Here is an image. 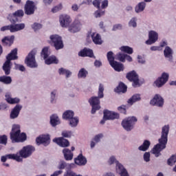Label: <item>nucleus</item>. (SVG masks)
I'll list each match as a JSON object with an SVG mask.
<instances>
[{"mask_svg":"<svg viewBox=\"0 0 176 176\" xmlns=\"http://www.w3.org/2000/svg\"><path fill=\"white\" fill-rule=\"evenodd\" d=\"M170 133V124H166L161 129V137L158 140V143L151 149V152L155 157L162 156V151L166 149L167 142L168 141V134Z\"/></svg>","mask_w":176,"mask_h":176,"instance_id":"obj_1","label":"nucleus"},{"mask_svg":"<svg viewBox=\"0 0 176 176\" xmlns=\"http://www.w3.org/2000/svg\"><path fill=\"white\" fill-rule=\"evenodd\" d=\"M5 97L6 101L8 102V104H10V105L16 104L10 112V119H17L20 115L21 111L23 109V105L20 104L21 99H20L19 97H12V94L10 92H7Z\"/></svg>","mask_w":176,"mask_h":176,"instance_id":"obj_2","label":"nucleus"},{"mask_svg":"<svg viewBox=\"0 0 176 176\" xmlns=\"http://www.w3.org/2000/svg\"><path fill=\"white\" fill-rule=\"evenodd\" d=\"M104 90L103 84L100 83L98 86V96H93L89 100V102L92 107L91 112L93 115L101 109V106H100V98H104Z\"/></svg>","mask_w":176,"mask_h":176,"instance_id":"obj_3","label":"nucleus"},{"mask_svg":"<svg viewBox=\"0 0 176 176\" xmlns=\"http://www.w3.org/2000/svg\"><path fill=\"white\" fill-rule=\"evenodd\" d=\"M10 140L12 142H24L27 140V135L25 133H21L19 124H14L12 125L10 132Z\"/></svg>","mask_w":176,"mask_h":176,"instance_id":"obj_4","label":"nucleus"},{"mask_svg":"<svg viewBox=\"0 0 176 176\" xmlns=\"http://www.w3.org/2000/svg\"><path fill=\"white\" fill-rule=\"evenodd\" d=\"M35 152V147L34 146L28 145L23 147V148L15 154V155H10L11 157H15L16 162H23V159L30 157L32 153Z\"/></svg>","mask_w":176,"mask_h":176,"instance_id":"obj_5","label":"nucleus"},{"mask_svg":"<svg viewBox=\"0 0 176 176\" xmlns=\"http://www.w3.org/2000/svg\"><path fill=\"white\" fill-rule=\"evenodd\" d=\"M137 118L135 116L128 117L122 121L121 126L126 131H131L137 123Z\"/></svg>","mask_w":176,"mask_h":176,"instance_id":"obj_6","label":"nucleus"},{"mask_svg":"<svg viewBox=\"0 0 176 176\" xmlns=\"http://www.w3.org/2000/svg\"><path fill=\"white\" fill-rule=\"evenodd\" d=\"M36 53V50H33L28 54L25 58V64L30 68H36L38 67V63H36V60H35Z\"/></svg>","mask_w":176,"mask_h":176,"instance_id":"obj_7","label":"nucleus"},{"mask_svg":"<svg viewBox=\"0 0 176 176\" xmlns=\"http://www.w3.org/2000/svg\"><path fill=\"white\" fill-rule=\"evenodd\" d=\"M50 39L53 43L56 50H60L64 48V43H63V38L58 34H52L50 36Z\"/></svg>","mask_w":176,"mask_h":176,"instance_id":"obj_8","label":"nucleus"},{"mask_svg":"<svg viewBox=\"0 0 176 176\" xmlns=\"http://www.w3.org/2000/svg\"><path fill=\"white\" fill-rule=\"evenodd\" d=\"M169 74L168 73L164 72L162 73L160 77H158L153 82V86L154 87H157L160 89V87H163L164 85L167 83L168 81Z\"/></svg>","mask_w":176,"mask_h":176,"instance_id":"obj_9","label":"nucleus"},{"mask_svg":"<svg viewBox=\"0 0 176 176\" xmlns=\"http://www.w3.org/2000/svg\"><path fill=\"white\" fill-rule=\"evenodd\" d=\"M126 78L128 80H130V82H133L132 85L133 87H140V78L135 71L133 70L128 72Z\"/></svg>","mask_w":176,"mask_h":176,"instance_id":"obj_10","label":"nucleus"},{"mask_svg":"<svg viewBox=\"0 0 176 176\" xmlns=\"http://www.w3.org/2000/svg\"><path fill=\"white\" fill-rule=\"evenodd\" d=\"M150 104L153 107H157V108H163L164 107V98L162 97V95L157 94L151 100Z\"/></svg>","mask_w":176,"mask_h":176,"instance_id":"obj_11","label":"nucleus"},{"mask_svg":"<svg viewBox=\"0 0 176 176\" xmlns=\"http://www.w3.org/2000/svg\"><path fill=\"white\" fill-rule=\"evenodd\" d=\"M72 23V18L71 16L63 14L59 16V24L62 28H68L69 25Z\"/></svg>","mask_w":176,"mask_h":176,"instance_id":"obj_12","label":"nucleus"},{"mask_svg":"<svg viewBox=\"0 0 176 176\" xmlns=\"http://www.w3.org/2000/svg\"><path fill=\"white\" fill-rule=\"evenodd\" d=\"M36 142L37 145H43L47 146L50 144V135L49 133L43 134L36 138Z\"/></svg>","mask_w":176,"mask_h":176,"instance_id":"obj_13","label":"nucleus"},{"mask_svg":"<svg viewBox=\"0 0 176 176\" xmlns=\"http://www.w3.org/2000/svg\"><path fill=\"white\" fill-rule=\"evenodd\" d=\"M82 30V23L80 21L76 19L73 21V23L68 26V31L71 32V34H76V32H79Z\"/></svg>","mask_w":176,"mask_h":176,"instance_id":"obj_14","label":"nucleus"},{"mask_svg":"<svg viewBox=\"0 0 176 176\" xmlns=\"http://www.w3.org/2000/svg\"><path fill=\"white\" fill-rule=\"evenodd\" d=\"M36 6H35V3L32 1L28 0L25 4V13L28 16H31L35 13V10Z\"/></svg>","mask_w":176,"mask_h":176,"instance_id":"obj_15","label":"nucleus"},{"mask_svg":"<svg viewBox=\"0 0 176 176\" xmlns=\"http://www.w3.org/2000/svg\"><path fill=\"white\" fill-rule=\"evenodd\" d=\"M159 39V33L155 30H151L148 32V39L146 41V45H153L156 43Z\"/></svg>","mask_w":176,"mask_h":176,"instance_id":"obj_16","label":"nucleus"},{"mask_svg":"<svg viewBox=\"0 0 176 176\" xmlns=\"http://www.w3.org/2000/svg\"><path fill=\"white\" fill-rule=\"evenodd\" d=\"M103 114L104 119H107V120H114V119H119L120 118L119 113L115 111L105 110Z\"/></svg>","mask_w":176,"mask_h":176,"instance_id":"obj_17","label":"nucleus"},{"mask_svg":"<svg viewBox=\"0 0 176 176\" xmlns=\"http://www.w3.org/2000/svg\"><path fill=\"white\" fill-rule=\"evenodd\" d=\"M24 16V11L23 10H18L14 12L11 16L10 15V21L11 23H17L19 21L18 17H23Z\"/></svg>","mask_w":176,"mask_h":176,"instance_id":"obj_18","label":"nucleus"},{"mask_svg":"<svg viewBox=\"0 0 176 176\" xmlns=\"http://www.w3.org/2000/svg\"><path fill=\"white\" fill-rule=\"evenodd\" d=\"M53 142H55L62 148L69 146V142L67 140L64 139V138H55L53 139Z\"/></svg>","mask_w":176,"mask_h":176,"instance_id":"obj_19","label":"nucleus"},{"mask_svg":"<svg viewBox=\"0 0 176 176\" xmlns=\"http://www.w3.org/2000/svg\"><path fill=\"white\" fill-rule=\"evenodd\" d=\"M74 163H76L77 166H86L87 160L83 155L79 154L78 157L74 159Z\"/></svg>","mask_w":176,"mask_h":176,"instance_id":"obj_20","label":"nucleus"},{"mask_svg":"<svg viewBox=\"0 0 176 176\" xmlns=\"http://www.w3.org/2000/svg\"><path fill=\"white\" fill-rule=\"evenodd\" d=\"M116 173L120 176H130L129 172L127 171V169L124 168V166H123V164L118 165Z\"/></svg>","mask_w":176,"mask_h":176,"instance_id":"obj_21","label":"nucleus"},{"mask_svg":"<svg viewBox=\"0 0 176 176\" xmlns=\"http://www.w3.org/2000/svg\"><path fill=\"white\" fill-rule=\"evenodd\" d=\"M174 52L171 47L166 46L164 50V56L168 61H173V54Z\"/></svg>","mask_w":176,"mask_h":176,"instance_id":"obj_22","label":"nucleus"},{"mask_svg":"<svg viewBox=\"0 0 176 176\" xmlns=\"http://www.w3.org/2000/svg\"><path fill=\"white\" fill-rule=\"evenodd\" d=\"M78 56L80 57H93L94 56V54L93 53V50L88 49V48H84L82 50L78 52Z\"/></svg>","mask_w":176,"mask_h":176,"instance_id":"obj_23","label":"nucleus"},{"mask_svg":"<svg viewBox=\"0 0 176 176\" xmlns=\"http://www.w3.org/2000/svg\"><path fill=\"white\" fill-rule=\"evenodd\" d=\"M91 37L95 45H102V39L98 33L91 32Z\"/></svg>","mask_w":176,"mask_h":176,"instance_id":"obj_24","label":"nucleus"},{"mask_svg":"<svg viewBox=\"0 0 176 176\" xmlns=\"http://www.w3.org/2000/svg\"><path fill=\"white\" fill-rule=\"evenodd\" d=\"M25 28V23L11 24V32H19Z\"/></svg>","mask_w":176,"mask_h":176,"instance_id":"obj_25","label":"nucleus"},{"mask_svg":"<svg viewBox=\"0 0 176 176\" xmlns=\"http://www.w3.org/2000/svg\"><path fill=\"white\" fill-rule=\"evenodd\" d=\"M110 65L117 72H122V71L124 70V65H123V64H122L121 63H119L116 60L115 62H113V63H111Z\"/></svg>","mask_w":176,"mask_h":176,"instance_id":"obj_26","label":"nucleus"},{"mask_svg":"<svg viewBox=\"0 0 176 176\" xmlns=\"http://www.w3.org/2000/svg\"><path fill=\"white\" fill-rule=\"evenodd\" d=\"M63 153L65 160L69 161L74 159V153L69 148H64L63 150Z\"/></svg>","mask_w":176,"mask_h":176,"instance_id":"obj_27","label":"nucleus"},{"mask_svg":"<svg viewBox=\"0 0 176 176\" xmlns=\"http://www.w3.org/2000/svg\"><path fill=\"white\" fill-rule=\"evenodd\" d=\"M138 101H141V95L135 94L127 100V102L129 105H133L135 102H138Z\"/></svg>","mask_w":176,"mask_h":176,"instance_id":"obj_28","label":"nucleus"},{"mask_svg":"<svg viewBox=\"0 0 176 176\" xmlns=\"http://www.w3.org/2000/svg\"><path fill=\"white\" fill-rule=\"evenodd\" d=\"M146 8V3L145 1H142L138 3L135 7V13H142L145 8Z\"/></svg>","mask_w":176,"mask_h":176,"instance_id":"obj_29","label":"nucleus"},{"mask_svg":"<svg viewBox=\"0 0 176 176\" xmlns=\"http://www.w3.org/2000/svg\"><path fill=\"white\" fill-rule=\"evenodd\" d=\"M12 69V62L6 60L3 65V70L6 75H10V70Z\"/></svg>","mask_w":176,"mask_h":176,"instance_id":"obj_30","label":"nucleus"},{"mask_svg":"<svg viewBox=\"0 0 176 176\" xmlns=\"http://www.w3.org/2000/svg\"><path fill=\"white\" fill-rule=\"evenodd\" d=\"M19 58V56H17V50L16 48L14 49L10 52V54H8L6 56L7 61H12L13 60H17Z\"/></svg>","mask_w":176,"mask_h":176,"instance_id":"obj_31","label":"nucleus"},{"mask_svg":"<svg viewBox=\"0 0 176 176\" xmlns=\"http://www.w3.org/2000/svg\"><path fill=\"white\" fill-rule=\"evenodd\" d=\"M14 41V36H6L2 39V43L5 46H12Z\"/></svg>","mask_w":176,"mask_h":176,"instance_id":"obj_32","label":"nucleus"},{"mask_svg":"<svg viewBox=\"0 0 176 176\" xmlns=\"http://www.w3.org/2000/svg\"><path fill=\"white\" fill-rule=\"evenodd\" d=\"M44 60L47 65H50V64H58V59H57L55 56H48Z\"/></svg>","mask_w":176,"mask_h":176,"instance_id":"obj_33","label":"nucleus"},{"mask_svg":"<svg viewBox=\"0 0 176 176\" xmlns=\"http://www.w3.org/2000/svg\"><path fill=\"white\" fill-rule=\"evenodd\" d=\"M58 72L59 75H65V78H71L72 76V72L63 67L58 69Z\"/></svg>","mask_w":176,"mask_h":176,"instance_id":"obj_34","label":"nucleus"},{"mask_svg":"<svg viewBox=\"0 0 176 176\" xmlns=\"http://www.w3.org/2000/svg\"><path fill=\"white\" fill-rule=\"evenodd\" d=\"M149 146H151V142L149 140H144L143 144L138 147V151L146 152L149 149Z\"/></svg>","mask_w":176,"mask_h":176,"instance_id":"obj_35","label":"nucleus"},{"mask_svg":"<svg viewBox=\"0 0 176 176\" xmlns=\"http://www.w3.org/2000/svg\"><path fill=\"white\" fill-rule=\"evenodd\" d=\"M60 118H58V116L57 115L54 114L50 117V124L53 127H55V126L60 124Z\"/></svg>","mask_w":176,"mask_h":176,"instance_id":"obj_36","label":"nucleus"},{"mask_svg":"<svg viewBox=\"0 0 176 176\" xmlns=\"http://www.w3.org/2000/svg\"><path fill=\"white\" fill-rule=\"evenodd\" d=\"M116 93H126L127 91V86L123 82H120L115 89Z\"/></svg>","mask_w":176,"mask_h":176,"instance_id":"obj_37","label":"nucleus"},{"mask_svg":"<svg viewBox=\"0 0 176 176\" xmlns=\"http://www.w3.org/2000/svg\"><path fill=\"white\" fill-rule=\"evenodd\" d=\"M87 75H89V72L85 68H81L78 73V79H85Z\"/></svg>","mask_w":176,"mask_h":176,"instance_id":"obj_38","label":"nucleus"},{"mask_svg":"<svg viewBox=\"0 0 176 176\" xmlns=\"http://www.w3.org/2000/svg\"><path fill=\"white\" fill-rule=\"evenodd\" d=\"M74 115L75 113L73 111L67 110L63 113V118L66 120H69L70 119H72L74 118Z\"/></svg>","mask_w":176,"mask_h":176,"instance_id":"obj_39","label":"nucleus"},{"mask_svg":"<svg viewBox=\"0 0 176 176\" xmlns=\"http://www.w3.org/2000/svg\"><path fill=\"white\" fill-rule=\"evenodd\" d=\"M41 57L43 60H45L50 56V49L49 47H45L41 51Z\"/></svg>","mask_w":176,"mask_h":176,"instance_id":"obj_40","label":"nucleus"},{"mask_svg":"<svg viewBox=\"0 0 176 176\" xmlns=\"http://www.w3.org/2000/svg\"><path fill=\"white\" fill-rule=\"evenodd\" d=\"M69 124L70 127H77L78 124H79V118L78 117H73L70 120H69Z\"/></svg>","mask_w":176,"mask_h":176,"instance_id":"obj_41","label":"nucleus"},{"mask_svg":"<svg viewBox=\"0 0 176 176\" xmlns=\"http://www.w3.org/2000/svg\"><path fill=\"white\" fill-rule=\"evenodd\" d=\"M108 163L110 166H112V164H116V170L118 168V166H119V164H122L120 162H119V161H118V160H116V157L113 155L109 157Z\"/></svg>","mask_w":176,"mask_h":176,"instance_id":"obj_42","label":"nucleus"},{"mask_svg":"<svg viewBox=\"0 0 176 176\" xmlns=\"http://www.w3.org/2000/svg\"><path fill=\"white\" fill-rule=\"evenodd\" d=\"M50 102V104H56V102H57V91L56 90H53L52 91H51Z\"/></svg>","mask_w":176,"mask_h":176,"instance_id":"obj_43","label":"nucleus"},{"mask_svg":"<svg viewBox=\"0 0 176 176\" xmlns=\"http://www.w3.org/2000/svg\"><path fill=\"white\" fill-rule=\"evenodd\" d=\"M120 50L121 52H123V53H126V54H133V53L134 52L133 48L129 46H122L120 48Z\"/></svg>","mask_w":176,"mask_h":176,"instance_id":"obj_44","label":"nucleus"},{"mask_svg":"<svg viewBox=\"0 0 176 176\" xmlns=\"http://www.w3.org/2000/svg\"><path fill=\"white\" fill-rule=\"evenodd\" d=\"M137 21H138L137 16L132 17L128 23L129 27L131 28H137Z\"/></svg>","mask_w":176,"mask_h":176,"instance_id":"obj_45","label":"nucleus"},{"mask_svg":"<svg viewBox=\"0 0 176 176\" xmlns=\"http://www.w3.org/2000/svg\"><path fill=\"white\" fill-rule=\"evenodd\" d=\"M0 82L4 83V85H10V83H12V77L8 76H1Z\"/></svg>","mask_w":176,"mask_h":176,"instance_id":"obj_46","label":"nucleus"},{"mask_svg":"<svg viewBox=\"0 0 176 176\" xmlns=\"http://www.w3.org/2000/svg\"><path fill=\"white\" fill-rule=\"evenodd\" d=\"M107 58L110 65L116 61L115 56H113V52L112 51H109L107 52Z\"/></svg>","mask_w":176,"mask_h":176,"instance_id":"obj_47","label":"nucleus"},{"mask_svg":"<svg viewBox=\"0 0 176 176\" xmlns=\"http://www.w3.org/2000/svg\"><path fill=\"white\" fill-rule=\"evenodd\" d=\"M126 54H122L121 52H119L116 54V60H118V61H120L121 63H126L125 60Z\"/></svg>","mask_w":176,"mask_h":176,"instance_id":"obj_48","label":"nucleus"},{"mask_svg":"<svg viewBox=\"0 0 176 176\" xmlns=\"http://www.w3.org/2000/svg\"><path fill=\"white\" fill-rule=\"evenodd\" d=\"M13 155H16V154H9L6 156H2L1 160V162H3V163H5V162H6L8 159H12L13 160H16V157H11Z\"/></svg>","mask_w":176,"mask_h":176,"instance_id":"obj_49","label":"nucleus"},{"mask_svg":"<svg viewBox=\"0 0 176 176\" xmlns=\"http://www.w3.org/2000/svg\"><path fill=\"white\" fill-rule=\"evenodd\" d=\"M143 160L146 163H149L151 162V153L149 152H146L143 155Z\"/></svg>","mask_w":176,"mask_h":176,"instance_id":"obj_50","label":"nucleus"},{"mask_svg":"<svg viewBox=\"0 0 176 176\" xmlns=\"http://www.w3.org/2000/svg\"><path fill=\"white\" fill-rule=\"evenodd\" d=\"M94 14L96 19H98V17H101L102 16H104L105 14V11L98 10L94 12Z\"/></svg>","mask_w":176,"mask_h":176,"instance_id":"obj_51","label":"nucleus"},{"mask_svg":"<svg viewBox=\"0 0 176 176\" xmlns=\"http://www.w3.org/2000/svg\"><path fill=\"white\" fill-rule=\"evenodd\" d=\"M63 137H65V138H71L72 137V131H63L62 132Z\"/></svg>","mask_w":176,"mask_h":176,"instance_id":"obj_52","label":"nucleus"},{"mask_svg":"<svg viewBox=\"0 0 176 176\" xmlns=\"http://www.w3.org/2000/svg\"><path fill=\"white\" fill-rule=\"evenodd\" d=\"M14 68H15V69H18L19 71H21V72H24V71H25V67L23 65L14 63Z\"/></svg>","mask_w":176,"mask_h":176,"instance_id":"obj_53","label":"nucleus"},{"mask_svg":"<svg viewBox=\"0 0 176 176\" xmlns=\"http://www.w3.org/2000/svg\"><path fill=\"white\" fill-rule=\"evenodd\" d=\"M0 144L6 145V144H8V136L6 135L0 136Z\"/></svg>","mask_w":176,"mask_h":176,"instance_id":"obj_54","label":"nucleus"},{"mask_svg":"<svg viewBox=\"0 0 176 176\" xmlns=\"http://www.w3.org/2000/svg\"><path fill=\"white\" fill-rule=\"evenodd\" d=\"M67 167V162L65 161H60L58 165V170H64Z\"/></svg>","mask_w":176,"mask_h":176,"instance_id":"obj_55","label":"nucleus"},{"mask_svg":"<svg viewBox=\"0 0 176 176\" xmlns=\"http://www.w3.org/2000/svg\"><path fill=\"white\" fill-rule=\"evenodd\" d=\"M61 9H63V5L58 4V6L52 8V13H57V12H60V10H61Z\"/></svg>","mask_w":176,"mask_h":176,"instance_id":"obj_56","label":"nucleus"},{"mask_svg":"<svg viewBox=\"0 0 176 176\" xmlns=\"http://www.w3.org/2000/svg\"><path fill=\"white\" fill-rule=\"evenodd\" d=\"M32 28L34 30V31H38L42 28V25L41 23H34L33 25H32Z\"/></svg>","mask_w":176,"mask_h":176,"instance_id":"obj_57","label":"nucleus"},{"mask_svg":"<svg viewBox=\"0 0 176 176\" xmlns=\"http://www.w3.org/2000/svg\"><path fill=\"white\" fill-rule=\"evenodd\" d=\"M103 135L102 133L96 135L92 140H94L98 144L100 141H101V138H102Z\"/></svg>","mask_w":176,"mask_h":176,"instance_id":"obj_58","label":"nucleus"},{"mask_svg":"<svg viewBox=\"0 0 176 176\" xmlns=\"http://www.w3.org/2000/svg\"><path fill=\"white\" fill-rule=\"evenodd\" d=\"M63 176H82V175H78L74 171L69 170L66 173H65Z\"/></svg>","mask_w":176,"mask_h":176,"instance_id":"obj_59","label":"nucleus"},{"mask_svg":"<svg viewBox=\"0 0 176 176\" xmlns=\"http://www.w3.org/2000/svg\"><path fill=\"white\" fill-rule=\"evenodd\" d=\"M122 28H123V25L120 23H118L113 26L112 31H118V30H122Z\"/></svg>","mask_w":176,"mask_h":176,"instance_id":"obj_60","label":"nucleus"},{"mask_svg":"<svg viewBox=\"0 0 176 176\" xmlns=\"http://www.w3.org/2000/svg\"><path fill=\"white\" fill-rule=\"evenodd\" d=\"M138 62L140 64H144L145 63V58H144V56H141V55H138Z\"/></svg>","mask_w":176,"mask_h":176,"instance_id":"obj_61","label":"nucleus"},{"mask_svg":"<svg viewBox=\"0 0 176 176\" xmlns=\"http://www.w3.org/2000/svg\"><path fill=\"white\" fill-rule=\"evenodd\" d=\"M119 112H121V113H124V115H126V106L124 105H122V106H120V107H118V108Z\"/></svg>","mask_w":176,"mask_h":176,"instance_id":"obj_62","label":"nucleus"},{"mask_svg":"<svg viewBox=\"0 0 176 176\" xmlns=\"http://www.w3.org/2000/svg\"><path fill=\"white\" fill-rule=\"evenodd\" d=\"M100 3H101V1H100V0H94L93 1L94 6H95V8H97V9H100Z\"/></svg>","mask_w":176,"mask_h":176,"instance_id":"obj_63","label":"nucleus"},{"mask_svg":"<svg viewBox=\"0 0 176 176\" xmlns=\"http://www.w3.org/2000/svg\"><path fill=\"white\" fill-rule=\"evenodd\" d=\"M61 174H63V170H60L54 172V173H52L50 176H58L61 175Z\"/></svg>","mask_w":176,"mask_h":176,"instance_id":"obj_64","label":"nucleus"}]
</instances>
